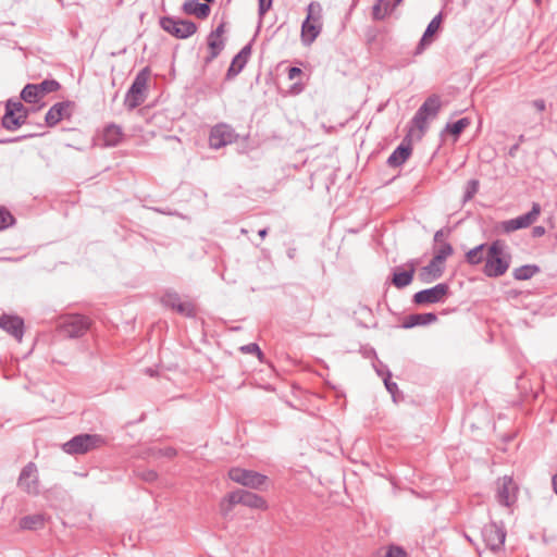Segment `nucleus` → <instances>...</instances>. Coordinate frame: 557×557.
Here are the masks:
<instances>
[{
    "label": "nucleus",
    "instance_id": "obj_2",
    "mask_svg": "<svg viewBox=\"0 0 557 557\" xmlns=\"http://www.w3.org/2000/svg\"><path fill=\"white\" fill-rule=\"evenodd\" d=\"M242 504L249 508L265 510L268 504L265 499L256 493L237 490L227 494V496L221 503V510L226 516L233 508L234 505Z\"/></svg>",
    "mask_w": 557,
    "mask_h": 557
},
{
    "label": "nucleus",
    "instance_id": "obj_16",
    "mask_svg": "<svg viewBox=\"0 0 557 557\" xmlns=\"http://www.w3.org/2000/svg\"><path fill=\"white\" fill-rule=\"evenodd\" d=\"M0 327L8 334L21 342L24 335V321L17 315H0Z\"/></svg>",
    "mask_w": 557,
    "mask_h": 557
},
{
    "label": "nucleus",
    "instance_id": "obj_7",
    "mask_svg": "<svg viewBox=\"0 0 557 557\" xmlns=\"http://www.w3.org/2000/svg\"><path fill=\"white\" fill-rule=\"evenodd\" d=\"M61 88L57 79H44L38 84H27L21 91V99L27 103H38L46 95Z\"/></svg>",
    "mask_w": 557,
    "mask_h": 557
},
{
    "label": "nucleus",
    "instance_id": "obj_15",
    "mask_svg": "<svg viewBox=\"0 0 557 557\" xmlns=\"http://www.w3.org/2000/svg\"><path fill=\"white\" fill-rule=\"evenodd\" d=\"M161 304L166 308L175 310L181 315L187 318H193L196 315L194 305L190 301H183L176 292H166L161 297Z\"/></svg>",
    "mask_w": 557,
    "mask_h": 557
},
{
    "label": "nucleus",
    "instance_id": "obj_30",
    "mask_svg": "<svg viewBox=\"0 0 557 557\" xmlns=\"http://www.w3.org/2000/svg\"><path fill=\"white\" fill-rule=\"evenodd\" d=\"M540 270V267L536 264H524L519 268H516L512 271V276L517 281H527L532 278L535 274H537Z\"/></svg>",
    "mask_w": 557,
    "mask_h": 557
},
{
    "label": "nucleus",
    "instance_id": "obj_48",
    "mask_svg": "<svg viewBox=\"0 0 557 557\" xmlns=\"http://www.w3.org/2000/svg\"><path fill=\"white\" fill-rule=\"evenodd\" d=\"M532 104L539 112H543L546 109V102L543 99H536Z\"/></svg>",
    "mask_w": 557,
    "mask_h": 557
},
{
    "label": "nucleus",
    "instance_id": "obj_44",
    "mask_svg": "<svg viewBox=\"0 0 557 557\" xmlns=\"http://www.w3.org/2000/svg\"><path fill=\"white\" fill-rule=\"evenodd\" d=\"M259 8L258 13L260 16H263L272 7V0H258Z\"/></svg>",
    "mask_w": 557,
    "mask_h": 557
},
{
    "label": "nucleus",
    "instance_id": "obj_54",
    "mask_svg": "<svg viewBox=\"0 0 557 557\" xmlns=\"http://www.w3.org/2000/svg\"><path fill=\"white\" fill-rule=\"evenodd\" d=\"M552 487L557 495V472L552 478Z\"/></svg>",
    "mask_w": 557,
    "mask_h": 557
},
{
    "label": "nucleus",
    "instance_id": "obj_18",
    "mask_svg": "<svg viewBox=\"0 0 557 557\" xmlns=\"http://www.w3.org/2000/svg\"><path fill=\"white\" fill-rule=\"evenodd\" d=\"M74 103L72 101H61L54 103L46 113L45 122L49 127L55 126L64 116H70L67 111Z\"/></svg>",
    "mask_w": 557,
    "mask_h": 557
},
{
    "label": "nucleus",
    "instance_id": "obj_42",
    "mask_svg": "<svg viewBox=\"0 0 557 557\" xmlns=\"http://www.w3.org/2000/svg\"><path fill=\"white\" fill-rule=\"evenodd\" d=\"M144 481L153 482L158 478V473L154 470H143L137 472Z\"/></svg>",
    "mask_w": 557,
    "mask_h": 557
},
{
    "label": "nucleus",
    "instance_id": "obj_9",
    "mask_svg": "<svg viewBox=\"0 0 557 557\" xmlns=\"http://www.w3.org/2000/svg\"><path fill=\"white\" fill-rule=\"evenodd\" d=\"M90 325L89 318L82 314H71L63 319L59 330L65 337L78 338L89 330Z\"/></svg>",
    "mask_w": 557,
    "mask_h": 557
},
{
    "label": "nucleus",
    "instance_id": "obj_3",
    "mask_svg": "<svg viewBox=\"0 0 557 557\" xmlns=\"http://www.w3.org/2000/svg\"><path fill=\"white\" fill-rule=\"evenodd\" d=\"M149 77L150 70L148 66L144 67L136 74L124 98V106L127 110L132 111L145 102L147 98V84Z\"/></svg>",
    "mask_w": 557,
    "mask_h": 557
},
{
    "label": "nucleus",
    "instance_id": "obj_14",
    "mask_svg": "<svg viewBox=\"0 0 557 557\" xmlns=\"http://www.w3.org/2000/svg\"><path fill=\"white\" fill-rule=\"evenodd\" d=\"M449 286L446 283H438L435 286L417 292L413 295V302L417 305L437 304L448 294Z\"/></svg>",
    "mask_w": 557,
    "mask_h": 557
},
{
    "label": "nucleus",
    "instance_id": "obj_38",
    "mask_svg": "<svg viewBox=\"0 0 557 557\" xmlns=\"http://www.w3.org/2000/svg\"><path fill=\"white\" fill-rule=\"evenodd\" d=\"M479 186H480V183L478 180L468 181V183L466 185L465 194H463L465 202L471 200L474 197V195L479 190Z\"/></svg>",
    "mask_w": 557,
    "mask_h": 557
},
{
    "label": "nucleus",
    "instance_id": "obj_49",
    "mask_svg": "<svg viewBox=\"0 0 557 557\" xmlns=\"http://www.w3.org/2000/svg\"><path fill=\"white\" fill-rule=\"evenodd\" d=\"M545 227L544 226H541V225H537V226H534L532 228V236L533 237H542L545 235Z\"/></svg>",
    "mask_w": 557,
    "mask_h": 557
},
{
    "label": "nucleus",
    "instance_id": "obj_26",
    "mask_svg": "<svg viewBox=\"0 0 557 557\" xmlns=\"http://www.w3.org/2000/svg\"><path fill=\"white\" fill-rule=\"evenodd\" d=\"M412 149L411 146L400 144L388 157L386 163L391 168L400 166L406 162V160L411 156Z\"/></svg>",
    "mask_w": 557,
    "mask_h": 557
},
{
    "label": "nucleus",
    "instance_id": "obj_57",
    "mask_svg": "<svg viewBox=\"0 0 557 557\" xmlns=\"http://www.w3.org/2000/svg\"><path fill=\"white\" fill-rule=\"evenodd\" d=\"M403 0H395L394 3L392 4V9H395L398 4L401 3Z\"/></svg>",
    "mask_w": 557,
    "mask_h": 557
},
{
    "label": "nucleus",
    "instance_id": "obj_21",
    "mask_svg": "<svg viewBox=\"0 0 557 557\" xmlns=\"http://www.w3.org/2000/svg\"><path fill=\"white\" fill-rule=\"evenodd\" d=\"M444 273V263L434 258L421 269L419 277L423 283H431L440 278Z\"/></svg>",
    "mask_w": 557,
    "mask_h": 557
},
{
    "label": "nucleus",
    "instance_id": "obj_58",
    "mask_svg": "<svg viewBox=\"0 0 557 557\" xmlns=\"http://www.w3.org/2000/svg\"><path fill=\"white\" fill-rule=\"evenodd\" d=\"M376 372H377L379 375H381L383 377L386 376V371L383 372L382 369H376Z\"/></svg>",
    "mask_w": 557,
    "mask_h": 557
},
{
    "label": "nucleus",
    "instance_id": "obj_37",
    "mask_svg": "<svg viewBox=\"0 0 557 557\" xmlns=\"http://www.w3.org/2000/svg\"><path fill=\"white\" fill-rule=\"evenodd\" d=\"M15 222L14 216L4 207H0V231L8 228Z\"/></svg>",
    "mask_w": 557,
    "mask_h": 557
},
{
    "label": "nucleus",
    "instance_id": "obj_40",
    "mask_svg": "<svg viewBox=\"0 0 557 557\" xmlns=\"http://www.w3.org/2000/svg\"><path fill=\"white\" fill-rule=\"evenodd\" d=\"M386 557H407V553L403 547L392 545L387 549Z\"/></svg>",
    "mask_w": 557,
    "mask_h": 557
},
{
    "label": "nucleus",
    "instance_id": "obj_56",
    "mask_svg": "<svg viewBox=\"0 0 557 557\" xmlns=\"http://www.w3.org/2000/svg\"><path fill=\"white\" fill-rule=\"evenodd\" d=\"M312 311H313V307H312V306H310L309 308H307V309H306V314H307L308 317H311Z\"/></svg>",
    "mask_w": 557,
    "mask_h": 557
},
{
    "label": "nucleus",
    "instance_id": "obj_55",
    "mask_svg": "<svg viewBox=\"0 0 557 557\" xmlns=\"http://www.w3.org/2000/svg\"><path fill=\"white\" fill-rule=\"evenodd\" d=\"M258 234H259V236H260L261 238H264V237L267 236V234H268V227H264V228L260 230V231L258 232Z\"/></svg>",
    "mask_w": 557,
    "mask_h": 557
},
{
    "label": "nucleus",
    "instance_id": "obj_41",
    "mask_svg": "<svg viewBox=\"0 0 557 557\" xmlns=\"http://www.w3.org/2000/svg\"><path fill=\"white\" fill-rule=\"evenodd\" d=\"M158 457L173 458L176 456V449L173 447L159 448L153 453Z\"/></svg>",
    "mask_w": 557,
    "mask_h": 557
},
{
    "label": "nucleus",
    "instance_id": "obj_10",
    "mask_svg": "<svg viewBox=\"0 0 557 557\" xmlns=\"http://www.w3.org/2000/svg\"><path fill=\"white\" fill-rule=\"evenodd\" d=\"M228 478L243 486L253 490H260L268 482L267 475L239 467L231 468Z\"/></svg>",
    "mask_w": 557,
    "mask_h": 557
},
{
    "label": "nucleus",
    "instance_id": "obj_8",
    "mask_svg": "<svg viewBox=\"0 0 557 557\" xmlns=\"http://www.w3.org/2000/svg\"><path fill=\"white\" fill-rule=\"evenodd\" d=\"M506 536L507 531L503 523L492 521L482 528V539L486 547L493 553H499L504 549Z\"/></svg>",
    "mask_w": 557,
    "mask_h": 557
},
{
    "label": "nucleus",
    "instance_id": "obj_23",
    "mask_svg": "<svg viewBox=\"0 0 557 557\" xmlns=\"http://www.w3.org/2000/svg\"><path fill=\"white\" fill-rule=\"evenodd\" d=\"M182 10L186 14L195 15L198 18H207L210 15L211 9L208 3L199 2L198 0H186L183 3Z\"/></svg>",
    "mask_w": 557,
    "mask_h": 557
},
{
    "label": "nucleus",
    "instance_id": "obj_46",
    "mask_svg": "<svg viewBox=\"0 0 557 557\" xmlns=\"http://www.w3.org/2000/svg\"><path fill=\"white\" fill-rule=\"evenodd\" d=\"M242 55V60H246L248 62V58L251 54V47L250 45H246L242 48V50L237 53Z\"/></svg>",
    "mask_w": 557,
    "mask_h": 557
},
{
    "label": "nucleus",
    "instance_id": "obj_4",
    "mask_svg": "<svg viewBox=\"0 0 557 557\" xmlns=\"http://www.w3.org/2000/svg\"><path fill=\"white\" fill-rule=\"evenodd\" d=\"M103 444L104 438L101 435L82 433L62 444V450L72 456L85 455L101 447Z\"/></svg>",
    "mask_w": 557,
    "mask_h": 557
},
{
    "label": "nucleus",
    "instance_id": "obj_36",
    "mask_svg": "<svg viewBox=\"0 0 557 557\" xmlns=\"http://www.w3.org/2000/svg\"><path fill=\"white\" fill-rule=\"evenodd\" d=\"M454 252L453 246L448 242H444L441 246L435 250L434 259L435 261H441L445 263L446 259L451 256Z\"/></svg>",
    "mask_w": 557,
    "mask_h": 557
},
{
    "label": "nucleus",
    "instance_id": "obj_47",
    "mask_svg": "<svg viewBox=\"0 0 557 557\" xmlns=\"http://www.w3.org/2000/svg\"><path fill=\"white\" fill-rule=\"evenodd\" d=\"M301 70L297 66H292L288 69V78L290 81L295 79L296 77H298L300 74H301Z\"/></svg>",
    "mask_w": 557,
    "mask_h": 557
},
{
    "label": "nucleus",
    "instance_id": "obj_33",
    "mask_svg": "<svg viewBox=\"0 0 557 557\" xmlns=\"http://www.w3.org/2000/svg\"><path fill=\"white\" fill-rule=\"evenodd\" d=\"M246 64H247L246 60H242V55L236 54L233 58L230 67L227 69L226 79H232V78L236 77L243 71V69L246 66Z\"/></svg>",
    "mask_w": 557,
    "mask_h": 557
},
{
    "label": "nucleus",
    "instance_id": "obj_35",
    "mask_svg": "<svg viewBox=\"0 0 557 557\" xmlns=\"http://www.w3.org/2000/svg\"><path fill=\"white\" fill-rule=\"evenodd\" d=\"M5 109H13L14 113L22 115L23 123L26 124L27 117L29 115V109L26 108L21 101L9 99L5 102Z\"/></svg>",
    "mask_w": 557,
    "mask_h": 557
},
{
    "label": "nucleus",
    "instance_id": "obj_45",
    "mask_svg": "<svg viewBox=\"0 0 557 557\" xmlns=\"http://www.w3.org/2000/svg\"><path fill=\"white\" fill-rule=\"evenodd\" d=\"M225 33V23L221 22L213 30L209 33V35L218 37V38H224L223 35Z\"/></svg>",
    "mask_w": 557,
    "mask_h": 557
},
{
    "label": "nucleus",
    "instance_id": "obj_50",
    "mask_svg": "<svg viewBox=\"0 0 557 557\" xmlns=\"http://www.w3.org/2000/svg\"><path fill=\"white\" fill-rule=\"evenodd\" d=\"M32 136L33 135H23V136H17V137H14V138L2 139V140H0V144L17 143V141H21L22 139H26V138H29Z\"/></svg>",
    "mask_w": 557,
    "mask_h": 557
},
{
    "label": "nucleus",
    "instance_id": "obj_24",
    "mask_svg": "<svg viewBox=\"0 0 557 557\" xmlns=\"http://www.w3.org/2000/svg\"><path fill=\"white\" fill-rule=\"evenodd\" d=\"M408 270L400 271L399 268L395 269L393 273V284L397 288H404L411 284L416 272L414 262L410 261L407 263Z\"/></svg>",
    "mask_w": 557,
    "mask_h": 557
},
{
    "label": "nucleus",
    "instance_id": "obj_12",
    "mask_svg": "<svg viewBox=\"0 0 557 557\" xmlns=\"http://www.w3.org/2000/svg\"><path fill=\"white\" fill-rule=\"evenodd\" d=\"M17 485L28 495L39 494V479L37 466L34 462H28L21 471Z\"/></svg>",
    "mask_w": 557,
    "mask_h": 557
},
{
    "label": "nucleus",
    "instance_id": "obj_51",
    "mask_svg": "<svg viewBox=\"0 0 557 557\" xmlns=\"http://www.w3.org/2000/svg\"><path fill=\"white\" fill-rule=\"evenodd\" d=\"M518 150H519V143H517V144L512 145V146L509 148V150H508V154H509L510 157H515V156L517 154Z\"/></svg>",
    "mask_w": 557,
    "mask_h": 557
},
{
    "label": "nucleus",
    "instance_id": "obj_29",
    "mask_svg": "<svg viewBox=\"0 0 557 557\" xmlns=\"http://www.w3.org/2000/svg\"><path fill=\"white\" fill-rule=\"evenodd\" d=\"M45 525V516L41 513L29 515L21 518L20 527L23 530H38Z\"/></svg>",
    "mask_w": 557,
    "mask_h": 557
},
{
    "label": "nucleus",
    "instance_id": "obj_28",
    "mask_svg": "<svg viewBox=\"0 0 557 557\" xmlns=\"http://www.w3.org/2000/svg\"><path fill=\"white\" fill-rule=\"evenodd\" d=\"M22 125H24L22 115H17L14 113L13 109H5V112L1 119V126L10 132L17 131Z\"/></svg>",
    "mask_w": 557,
    "mask_h": 557
},
{
    "label": "nucleus",
    "instance_id": "obj_53",
    "mask_svg": "<svg viewBox=\"0 0 557 557\" xmlns=\"http://www.w3.org/2000/svg\"><path fill=\"white\" fill-rule=\"evenodd\" d=\"M444 235V231L443 230H438L435 232L434 234V242H441V238L443 237Z\"/></svg>",
    "mask_w": 557,
    "mask_h": 557
},
{
    "label": "nucleus",
    "instance_id": "obj_39",
    "mask_svg": "<svg viewBox=\"0 0 557 557\" xmlns=\"http://www.w3.org/2000/svg\"><path fill=\"white\" fill-rule=\"evenodd\" d=\"M391 372L388 370H386V376H384V385L386 387V389L393 395L395 396V393L398 391V386L395 382H393L391 380Z\"/></svg>",
    "mask_w": 557,
    "mask_h": 557
},
{
    "label": "nucleus",
    "instance_id": "obj_1",
    "mask_svg": "<svg viewBox=\"0 0 557 557\" xmlns=\"http://www.w3.org/2000/svg\"><path fill=\"white\" fill-rule=\"evenodd\" d=\"M510 263L511 255L507 244L496 239L487 248L483 273L487 277H499L508 271Z\"/></svg>",
    "mask_w": 557,
    "mask_h": 557
},
{
    "label": "nucleus",
    "instance_id": "obj_5",
    "mask_svg": "<svg viewBox=\"0 0 557 557\" xmlns=\"http://www.w3.org/2000/svg\"><path fill=\"white\" fill-rule=\"evenodd\" d=\"M441 108V97L436 94L429 96L411 119L412 125L424 133L428 128V120L436 117Z\"/></svg>",
    "mask_w": 557,
    "mask_h": 557
},
{
    "label": "nucleus",
    "instance_id": "obj_32",
    "mask_svg": "<svg viewBox=\"0 0 557 557\" xmlns=\"http://www.w3.org/2000/svg\"><path fill=\"white\" fill-rule=\"evenodd\" d=\"M392 10H393L392 5L389 4L388 1L376 0V2L374 3V5L372 8L373 18L376 21H382L388 15V13Z\"/></svg>",
    "mask_w": 557,
    "mask_h": 557
},
{
    "label": "nucleus",
    "instance_id": "obj_6",
    "mask_svg": "<svg viewBox=\"0 0 557 557\" xmlns=\"http://www.w3.org/2000/svg\"><path fill=\"white\" fill-rule=\"evenodd\" d=\"M160 27L177 39H187L196 34V23L174 16H162L159 21Z\"/></svg>",
    "mask_w": 557,
    "mask_h": 557
},
{
    "label": "nucleus",
    "instance_id": "obj_17",
    "mask_svg": "<svg viewBox=\"0 0 557 557\" xmlns=\"http://www.w3.org/2000/svg\"><path fill=\"white\" fill-rule=\"evenodd\" d=\"M312 7H313V3H310L308 7L309 14L307 15L306 20L304 21V23L301 25V41L306 46L311 45L321 32V25L319 23H317L315 20L311 21Z\"/></svg>",
    "mask_w": 557,
    "mask_h": 557
},
{
    "label": "nucleus",
    "instance_id": "obj_25",
    "mask_svg": "<svg viewBox=\"0 0 557 557\" xmlns=\"http://www.w3.org/2000/svg\"><path fill=\"white\" fill-rule=\"evenodd\" d=\"M225 38H218L211 35L207 37L208 55L205 58V64L211 63L216 59L225 48Z\"/></svg>",
    "mask_w": 557,
    "mask_h": 557
},
{
    "label": "nucleus",
    "instance_id": "obj_31",
    "mask_svg": "<svg viewBox=\"0 0 557 557\" xmlns=\"http://www.w3.org/2000/svg\"><path fill=\"white\" fill-rule=\"evenodd\" d=\"M486 249V244H480L475 246L474 248L470 249L466 253V261L470 265H478L482 263L483 260H485L484 252Z\"/></svg>",
    "mask_w": 557,
    "mask_h": 557
},
{
    "label": "nucleus",
    "instance_id": "obj_22",
    "mask_svg": "<svg viewBox=\"0 0 557 557\" xmlns=\"http://www.w3.org/2000/svg\"><path fill=\"white\" fill-rule=\"evenodd\" d=\"M437 321V315L433 312L413 313L405 318L403 322L404 329H411L414 326L429 325Z\"/></svg>",
    "mask_w": 557,
    "mask_h": 557
},
{
    "label": "nucleus",
    "instance_id": "obj_11",
    "mask_svg": "<svg viewBox=\"0 0 557 557\" xmlns=\"http://www.w3.org/2000/svg\"><path fill=\"white\" fill-rule=\"evenodd\" d=\"M541 210V205L533 202L532 209L528 213L500 222V230L509 234L520 228H527L537 220Z\"/></svg>",
    "mask_w": 557,
    "mask_h": 557
},
{
    "label": "nucleus",
    "instance_id": "obj_43",
    "mask_svg": "<svg viewBox=\"0 0 557 557\" xmlns=\"http://www.w3.org/2000/svg\"><path fill=\"white\" fill-rule=\"evenodd\" d=\"M240 350L247 354H257L259 358L262 356V351L260 350V347L256 343L245 345L240 347Z\"/></svg>",
    "mask_w": 557,
    "mask_h": 557
},
{
    "label": "nucleus",
    "instance_id": "obj_59",
    "mask_svg": "<svg viewBox=\"0 0 557 557\" xmlns=\"http://www.w3.org/2000/svg\"><path fill=\"white\" fill-rule=\"evenodd\" d=\"M523 141H524V135H520L519 139H518V143L520 144V143H523Z\"/></svg>",
    "mask_w": 557,
    "mask_h": 557
},
{
    "label": "nucleus",
    "instance_id": "obj_52",
    "mask_svg": "<svg viewBox=\"0 0 557 557\" xmlns=\"http://www.w3.org/2000/svg\"><path fill=\"white\" fill-rule=\"evenodd\" d=\"M286 253L289 259H294L297 255V249L295 247H290L287 249Z\"/></svg>",
    "mask_w": 557,
    "mask_h": 557
},
{
    "label": "nucleus",
    "instance_id": "obj_19",
    "mask_svg": "<svg viewBox=\"0 0 557 557\" xmlns=\"http://www.w3.org/2000/svg\"><path fill=\"white\" fill-rule=\"evenodd\" d=\"M442 18V13H438L431 20L416 48L414 54H421L432 44V36L440 29Z\"/></svg>",
    "mask_w": 557,
    "mask_h": 557
},
{
    "label": "nucleus",
    "instance_id": "obj_13",
    "mask_svg": "<svg viewBox=\"0 0 557 557\" xmlns=\"http://www.w3.org/2000/svg\"><path fill=\"white\" fill-rule=\"evenodd\" d=\"M238 135L232 126L221 123L212 127L209 136V145L213 149H220L234 143Z\"/></svg>",
    "mask_w": 557,
    "mask_h": 557
},
{
    "label": "nucleus",
    "instance_id": "obj_20",
    "mask_svg": "<svg viewBox=\"0 0 557 557\" xmlns=\"http://www.w3.org/2000/svg\"><path fill=\"white\" fill-rule=\"evenodd\" d=\"M124 138L123 129L115 123L108 124L102 132L101 140L104 147H116Z\"/></svg>",
    "mask_w": 557,
    "mask_h": 557
},
{
    "label": "nucleus",
    "instance_id": "obj_34",
    "mask_svg": "<svg viewBox=\"0 0 557 557\" xmlns=\"http://www.w3.org/2000/svg\"><path fill=\"white\" fill-rule=\"evenodd\" d=\"M470 124L471 121L469 117H461L454 123H447L445 129L457 138Z\"/></svg>",
    "mask_w": 557,
    "mask_h": 557
},
{
    "label": "nucleus",
    "instance_id": "obj_27",
    "mask_svg": "<svg viewBox=\"0 0 557 557\" xmlns=\"http://www.w3.org/2000/svg\"><path fill=\"white\" fill-rule=\"evenodd\" d=\"M513 486V481L510 476L505 475L498 480L497 500L500 505L509 506L511 503L510 490Z\"/></svg>",
    "mask_w": 557,
    "mask_h": 557
}]
</instances>
